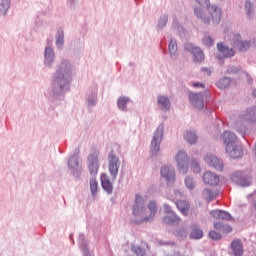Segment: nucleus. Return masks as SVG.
Masks as SVG:
<instances>
[{
  "label": "nucleus",
  "instance_id": "nucleus-1",
  "mask_svg": "<svg viewBox=\"0 0 256 256\" xmlns=\"http://www.w3.org/2000/svg\"><path fill=\"white\" fill-rule=\"evenodd\" d=\"M158 211L157 203L150 201L148 209L144 207V200L141 195L137 194L135 198V204L133 205V214L136 217H141L142 222L153 219Z\"/></svg>",
  "mask_w": 256,
  "mask_h": 256
},
{
  "label": "nucleus",
  "instance_id": "nucleus-2",
  "mask_svg": "<svg viewBox=\"0 0 256 256\" xmlns=\"http://www.w3.org/2000/svg\"><path fill=\"white\" fill-rule=\"evenodd\" d=\"M194 13L206 25H210V23L218 25L222 18V11L216 5H207L204 11L197 8Z\"/></svg>",
  "mask_w": 256,
  "mask_h": 256
},
{
  "label": "nucleus",
  "instance_id": "nucleus-3",
  "mask_svg": "<svg viewBox=\"0 0 256 256\" xmlns=\"http://www.w3.org/2000/svg\"><path fill=\"white\" fill-rule=\"evenodd\" d=\"M224 143L226 145V152L234 159L241 158L243 156V150L240 146L235 145L237 137L230 131H225L223 134Z\"/></svg>",
  "mask_w": 256,
  "mask_h": 256
},
{
  "label": "nucleus",
  "instance_id": "nucleus-4",
  "mask_svg": "<svg viewBox=\"0 0 256 256\" xmlns=\"http://www.w3.org/2000/svg\"><path fill=\"white\" fill-rule=\"evenodd\" d=\"M88 169L92 176H97L99 173V151H93L88 156Z\"/></svg>",
  "mask_w": 256,
  "mask_h": 256
},
{
  "label": "nucleus",
  "instance_id": "nucleus-5",
  "mask_svg": "<svg viewBox=\"0 0 256 256\" xmlns=\"http://www.w3.org/2000/svg\"><path fill=\"white\" fill-rule=\"evenodd\" d=\"M188 155L185 151H178L176 155L177 168L181 174L185 175L188 172L187 167Z\"/></svg>",
  "mask_w": 256,
  "mask_h": 256
},
{
  "label": "nucleus",
  "instance_id": "nucleus-6",
  "mask_svg": "<svg viewBox=\"0 0 256 256\" xmlns=\"http://www.w3.org/2000/svg\"><path fill=\"white\" fill-rule=\"evenodd\" d=\"M108 160H109L108 161L109 172L113 177V179H115L119 171V158L114 154L113 151H111L108 156Z\"/></svg>",
  "mask_w": 256,
  "mask_h": 256
},
{
  "label": "nucleus",
  "instance_id": "nucleus-7",
  "mask_svg": "<svg viewBox=\"0 0 256 256\" xmlns=\"http://www.w3.org/2000/svg\"><path fill=\"white\" fill-rule=\"evenodd\" d=\"M163 130H164L163 126L159 125L151 141V150L155 154L158 153V151L160 150V142L163 137Z\"/></svg>",
  "mask_w": 256,
  "mask_h": 256
},
{
  "label": "nucleus",
  "instance_id": "nucleus-8",
  "mask_svg": "<svg viewBox=\"0 0 256 256\" xmlns=\"http://www.w3.org/2000/svg\"><path fill=\"white\" fill-rule=\"evenodd\" d=\"M65 70L59 69L56 73V78L54 80V87L56 93H63L65 87Z\"/></svg>",
  "mask_w": 256,
  "mask_h": 256
},
{
  "label": "nucleus",
  "instance_id": "nucleus-9",
  "mask_svg": "<svg viewBox=\"0 0 256 256\" xmlns=\"http://www.w3.org/2000/svg\"><path fill=\"white\" fill-rule=\"evenodd\" d=\"M161 176L167 181V184H171L175 182V171L170 166L162 167Z\"/></svg>",
  "mask_w": 256,
  "mask_h": 256
},
{
  "label": "nucleus",
  "instance_id": "nucleus-10",
  "mask_svg": "<svg viewBox=\"0 0 256 256\" xmlns=\"http://www.w3.org/2000/svg\"><path fill=\"white\" fill-rule=\"evenodd\" d=\"M241 121L254 123L256 122V107L248 108L240 115Z\"/></svg>",
  "mask_w": 256,
  "mask_h": 256
},
{
  "label": "nucleus",
  "instance_id": "nucleus-11",
  "mask_svg": "<svg viewBox=\"0 0 256 256\" xmlns=\"http://www.w3.org/2000/svg\"><path fill=\"white\" fill-rule=\"evenodd\" d=\"M203 181L210 186H217L219 184V176L213 172L207 171L203 174Z\"/></svg>",
  "mask_w": 256,
  "mask_h": 256
},
{
  "label": "nucleus",
  "instance_id": "nucleus-12",
  "mask_svg": "<svg viewBox=\"0 0 256 256\" xmlns=\"http://www.w3.org/2000/svg\"><path fill=\"white\" fill-rule=\"evenodd\" d=\"M205 161L207 162V164L209 166L215 168L216 170H218V171H222L223 170V163L216 156H214V155H207L205 157Z\"/></svg>",
  "mask_w": 256,
  "mask_h": 256
},
{
  "label": "nucleus",
  "instance_id": "nucleus-13",
  "mask_svg": "<svg viewBox=\"0 0 256 256\" xmlns=\"http://www.w3.org/2000/svg\"><path fill=\"white\" fill-rule=\"evenodd\" d=\"M190 101L196 108L202 109L204 107V101L201 94L191 93Z\"/></svg>",
  "mask_w": 256,
  "mask_h": 256
},
{
  "label": "nucleus",
  "instance_id": "nucleus-14",
  "mask_svg": "<svg viewBox=\"0 0 256 256\" xmlns=\"http://www.w3.org/2000/svg\"><path fill=\"white\" fill-rule=\"evenodd\" d=\"M211 215L213 216V218L215 219H219V220H231V215L229 212L224 211V210H212L211 211Z\"/></svg>",
  "mask_w": 256,
  "mask_h": 256
},
{
  "label": "nucleus",
  "instance_id": "nucleus-15",
  "mask_svg": "<svg viewBox=\"0 0 256 256\" xmlns=\"http://www.w3.org/2000/svg\"><path fill=\"white\" fill-rule=\"evenodd\" d=\"M176 207L182 213L183 216H187L190 210V204L186 200H177Z\"/></svg>",
  "mask_w": 256,
  "mask_h": 256
},
{
  "label": "nucleus",
  "instance_id": "nucleus-16",
  "mask_svg": "<svg viewBox=\"0 0 256 256\" xmlns=\"http://www.w3.org/2000/svg\"><path fill=\"white\" fill-rule=\"evenodd\" d=\"M217 48L224 58H231L235 54L233 49L224 46L223 43H218Z\"/></svg>",
  "mask_w": 256,
  "mask_h": 256
},
{
  "label": "nucleus",
  "instance_id": "nucleus-17",
  "mask_svg": "<svg viewBox=\"0 0 256 256\" xmlns=\"http://www.w3.org/2000/svg\"><path fill=\"white\" fill-rule=\"evenodd\" d=\"M101 184L103 189L108 193L111 194L113 190V185L110 182L108 176L106 174L101 175Z\"/></svg>",
  "mask_w": 256,
  "mask_h": 256
},
{
  "label": "nucleus",
  "instance_id": "nucleus-18",
  "mask_svg": "<svg viewBox=\"0 0 256 256\" xmlns=\"http://www.w3.org/2000/svg\"><path fill=\"white\" fill-rule=\"evenodd\" d=\"M234 45L241 51V52H245L250 48V43L245 41H241L240 40V35L237 34L236 35V40H234Z\"/></svg>",
  "mask_w": 256,
  "mask_h": 256
},
{
  "label": "nucleus",
  "instance_id": "nucleus-19",
  "mask_svg": "<svg viewBox=\"0 0 256 256\" xmlns=\"http://www.w3.org/2000/svg\"><path fill=\"white\" fill-rule=\"evenodd\" d=\"M231 247L235 256H243V244L240 242V240H233Z\"/></svg>",
  "mask_w": 256,
  "mask_h": 256
},
{
  "label": "nucleus",
  "instance_id": "nucleus-20",
  "mask_svg": "<svg viewBox=\"0 0 256 256\" xmlns=\"http://www.w3.org/2000/svg\"><path fill=\"white\" fill-rule=\"evenodd\" d=\"M180 221V217L177 216L176 213L173 214H167L163 217L162 222L164 224H178Z\"/></svg>",
  "mask_w": 256,
  "mask_h": 256
},
{
  "label": "nucleus",
  "instance_id": "nucleus-21",
  "mask_svg": "<svg viewBox=\"0 0 256 256\" xmlns=\"http://www.w3.org/2000/svg\"><path fill=\"white\" fill-rule=\"evenodd\" d=\"M214 228L216 230H219V231H222V233L224 234H229L232 232L233 228L231 227V225H228V224H223V223H220V222H215L214 223Z\"/></svg>",
  "mask_w": 256,
  "mask_h": 256
},
{
  "label": "nucleus",
  "instance_id": "nucleus-22",
  "mask_svg": "<svg viewBox=\"0 0 256 256\" xmlns=\"http://www.w3.org/2000/svg\"><path fill=\"white\" fill-rule=\"evenodd\" d=\"M203 236V231L201 228H199L197 223L192 224V232H191V238L199 240Z\"/></svg>",
  "mask_w": 256,
  "mask_h": 256
},
{
  "label": "nucleus",
  "instance_id": "nucleus-23",
  "mask_svg": "<svg viewBox=\"0 0 256 256\" xmlns=\"http://www.w3.org/2000/svg\"><path fill=\"white\" fill-rule=\"evenodd\" d=\"M44 57L46 65L53 63V60L55 59V53L51 47H46Z\"/></svg>",
  "mask_w": 256,
  "mask_h": 256
},
{
  "label": "nucleus",
  "instance_id": "nucleus-24",
  "mask_svg": "<svg viewBox=\"0 0 256 256\" xmlns=\"http://www.w3.org/2000/svg\"><path fill=\"white\" fill-rule=\"evenodd\" d=\"M238 176H240V172H236L235 174H233L232 175L233 181L237 182L239 185H241L243 187H247L250 185L249 179H245L243 177L238 178Z\"/></svg>",
  "mask_w": 256,
  "mask_h": 256
},
{
  "label": "nucleus",
  "instance_id": "nucleus-25",
  "mask_svg": "<svg viewBox=\"0 0 256 256\" xmlns=\"http://www.w3.org/2000/svg\"><path fill=\"white\" fill-rule=\"evenodd\" d=\"M11 7V0H0V15H5Z\"/></svg>",
  "mask_w": 256,
  "mask_h": 256
},
{
  "label": "nucleus",
  "instance_id": "nucleus-26",
  "mask_svg": "<svg viewBox=\"0 0 256 256\" xmlns=\"http://www.w3.org/2000/svg\"><path fill=\"white\" fill-rule=\"evenodd\" d=\"M158 104L162 110H168L170 108V100L165 96L158 97Z\"/></svg>",
  "mask_w": 256,
  "mask_h": 256
},
{
  "label": "nucleus",
  "instance_id": "nucleus-27",
  "mask_svg": "<svg viewBox=\"0 0 256 256\" xmlns=\"http://www.w3.org/2000/svg\"><path fill=\"white\" fill-rule=\"evenodd\" d=\"M184 139L186 140L187 143L193 145L196 143L198 137L196 134L192 131H187L184 135Z\"/></svg>",
  "mask_w": 256,
  "mask_h": 256
},
{
  "label": "nucleus",
  "instance_id": "nucleus-28",
  "mask_svg": "<svg viewBox=\"0 0 256 256\" xmlns=\"http://www.w3.org/2000/svg\"><path fill=\"white\" fill-rule=\"evenodd\" d=\"M230 83V78L225 77L219 80V82L217 83V87L221 90H224L230 85Z\"/></svg>",
  "mask_w": 256,
  "mask_h": 256
},
{
  "label": "nucleus",
  "instance_id": "nucleus-29",
  "mask_svg": "<svg viewBox=\"0 0 256 256\" xmlns=\"http://www.w3.org/2000/svg\"><path fill=\"white\" fill-rule=\"evenodd\" d=\"M68 167L72 169H79V159L75 156H72L68 159Z\"/></svg>",
  "mask_w": 256,
  "mask_h": 256
},
{
  "label": "nucleus",
  "instance_id": "nucleus-30",
  "mask_svg": "<svg viewBox=\"0 0 256 256\" xmlns=\"http://www.w3.org/2000/svg\"><path fill=\"white\" fill-rule=\"evenodd\" d=\"M99 189V182H97V179L93 178L90 180V190L92 192V195H97V190Z\"/></svg>",
  "mask_w": 256,
  "mask_h": 256
},
{
  "label": "nucleus",
  "instance_id": "nucleus-31",
  "mask_svg": "<svg viewBox=\"0 0 256 256\" xmlns=\"http://www.w3.org/2000/svg\"><path fill=\"white\" fill-rule=\"evenodd\" d=\"M192 52H193V54H195V59H196V61H198V62H201V61H203V59H204V54H203V52L200 50V48H192Z\"/></svg>",
  "mask_w": 256,
  "mask_h": 256
},
{
  "label": "nucleus",
  "instance_id": "nucleus-32",
  "mask_svg": "<svg viewBox=\"0 0 256 256\" xmlns=\"http://www.w3.org/2000/svg\"><path fill=\"white\" fill-rule=\"evenodd\" d=\"M185 185H186V188L189 189V190H193L196 186V183L194 181V179L190 176H187L185 178Z\"/></svg>",
  "mask_w": 256,
  "mask_h": 256
},
{
  "label": "nucleus",
  "instance_id": "nucleus-33",
  "mask_svg": "<svg viewBox=\"0 0 256 256\" xmlns=\"http://www.w3.org/2000/svg\"><path fill=\"white\" fill-rule=\"evenodd\" d=\"M128 101H129L128 98H126V97H120V98L118 99V107H119V109L125 110V109H126V104H127Z\"/></svg>",
  "mask_w": 256,
  "mask_h": 256
},
{
  "label": "nucleus",
  "instance_id": "nucleus-34",
  "mask_svg": "<svg viewBox=\"0 0 256 256\" xmlns=\"http://www.w3.org/2000/svg\"><path fill=\"white\" fill-rule=\"evenodd\" d=\"M209 238L214 240V241H218L222 238V235H221V233L216 232L215 230H211L209 232Z\"/></svg>",
  "mask_w": 256,
  "mask_h": 256
},
{
  "label": "nucleus",
  "instance_id": "nucleus-35",
  "mask_svg": "<svg viewBox=\"0 0 256 256\" xmlns=\"http://www.w3.org/2000/svg\"><path fill=\"white\" fill-rule=\"evenodd\" d=\"M168 49L171 55H175L177 53V44L174 40L170 41Z\"/></svg>",
  "mask_w": 256,
  "mask_h": 256
},
{
  "label": "nucleus",
  "instance_id": "nucleus-36",
  "mask_svg": "<svg viewBox=\"0 0 256 256\" xmlns=\"http://www.w3.org/2000/svg\"><path fill=\"white\" fill-rule=\"evenodd\" d=\"M64 38H65V36H64L63 32L58 34V36L56 38V45H57V47H63Z\"/></svg>",
  "mask_w": 256,
  "mask_h": 256
},
{
  "label": "nucleus",
  "instance_id": "nucleus-37",
  "mask_svg": "<svg viewBox=\"0 0 256 256\" xmlns=\"http://www.w3.org/2000/svg\"><path fill=\"white\" fill-rule=\"evenodd\" d=\"M191 168H192V171L196 174L201 172V168L195 160H192Z\"/></svg>",
  "mask_w": 256,
  "mask_h": 256
},
{
  "label": "nucleus",
  "instance_id": "nucleus-38",
  "mask_svg": "<svg viewBox=\"0 0 256 256\" xmlns=\"http://www.w3.org/2000/svg\"><path fill=\"white\" fill-rule=\"evenodd\" d=\"M163 208H164V213H165L166 215L176 214V212H174V210H173V209L171 208V206L168 205V204H164V205H163Z\"/></svg>",
  "mask_w": 256,
  "mask_h": 256
},
{
  "label": "nucleus",
  "instance_id": "nucleus-39",
  "mask_svg": "<svg viewBox=\"0 0 256 256\" xmlns=\"http://www.w3.org/2000/svg\"><path fill=\"white\" fill-rule=\"evenodd\" d=\"M245 9H246L247 15L250 16L253 11V7L250 1L246 2Z\"/></svg>",
  "mask_w": 256,
  "mask_h": 256
},
{
  "label": "nucleus",
  "instance_id": "nucleus-40",
  "mask_svg": "<svg viewBox=\"0 0 256 256\" xmlns=\"http://www.w3.org/2000/svg\"><path fill=\"white\" fill-rule=\"evenodd\" d=\"M204 194L207 196L209 201L213 200L216 197V195L213 194L210 189H205Z\"/></svg>",
  "mask_w": 256,
  "mask_h": 256
},
{
  "label": "nucleus",
  "instance_id": "nucleus-41",
  "mask_svg": "<svg viewBox=\"0 0 256 256\" xmlns=\"http://www.w3.org/2000/svg\"><path fill=\"white\" fill-rule=\"evenodd\" d=\"M203 44L207 47H211L213 45V40L211 37H205L203 39Z\"/></svg>",
  "mask_w": 256,
  "mask_h": 256
},
{
  "label": "nucleus",
  "instance_id": "nucleus-42",
  "mask_svg": "<svg viewBox=\"0 0 256 256\" xmlns=\"http://www.w3.org/2000/svg\"><path fill=\"white\" fill-rule=\"evenodd\" d=\"M201 6H208L209 0H196Z\"/></svg>",
  "mask_w": 256,
  "mask_h": 256
},
{
  "label": "nucleus",
  "instance_id": "nucleus-43",
  "mask_svg": "<svg viewBox=\"0 0 256 256\" xmlns=\"http://www.w3.org/2000/svg\"><path fill=\"white\" fill-rule=\"evenodd\" d=\"M193 87H195V88H198V87L204 88V84L199 83V82H195V83H193Z\"/></svg>",
  "mask_w": 256,
  "mask_h": 256
},
{
  "label": "nucleus",
  "instance_id": "nucleus-44",
  "mask_svg": "<svg viewBox=\"0 0 256 256\" xmlns=\"http://www.w3.org/2000/svg\"><path fill=\"white\" fill-rule=\"evenodd\" d=\"M202 71L207 73L208 76H210V74H211V71L207 68H203Z\"/></svg>",
  "mask_w": 256,
  "mask_h": 256
},
{
  "label": "nucleus",
  "instance_id": "nucleus-45",
  "mask_svg": "<svg viewBox=\"0 0 256 256\" xmlns=\"http://www.w3.org/2000/svg\"><path fill=\"white\" fill-rule=\"evenodd\" d=\"M253 207H254V209L256 210V200H255V202H254V204H253Z\"/></svg>",
  "mask_w": 256,
  "mask_h": 256
},
{
  "label": "nucleus",
  "instance_id": "nucleus-46",
  "mask_svg": "<svg viewBox=\"0 0 256 256\" xmlns=\"http://www.w3.org/2000/svg\"><path fill=\"white\" fill-rule=\"evenodd\" d=\"M227 140H228V141H231V136H228V137H227Z\"/></svg>",
  "mask_w": 256,
  "mask_h": 256
},
{
  "label": "nucleus",
  "instance_id": "nucleus-47",
  "mask_svg": "<svg viewBox=\"0 0 256 256\" xmlns=\"http://www.w3.org/2000/svg\"><path fill=\"white\" fill-rule=\"evenodd\" d=\"M187 50H190V48H189V47H187Z\"/></svg>",
  "mask_w": 256,
  "mask_h": 256
}]
</instances>
